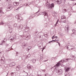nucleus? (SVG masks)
Masks as SVG:
<instances>
[{
	"label": "nucleus",
	"mask_w": 76,
	"mask_h": 76,
	"mask_svg": "<svg viewBox=\"0 0 76 76\" xmlns=\"http://www.w3.org/2000/svg\"><path fill=\"white\" fill-rule=\"evenodd\" d=\"M66 9H64L62 10V12L63 13H65V12H66Z\"/></svg>",
	"instance_id": "nucleus-24"
},
{
	"label": "nucleus",
	"mask_w": 76,
	"mask_h": 76,
	"mask_svg": "<svg viewBox=\"0 0 76 76\" xmlns=\"http://www.w3.org/2000/svg\"><path fill=\"white\" fill-rule=\"evenodd\" d=\"M69 26H65V28H68Z\"/></svg>",
	"instance_id": "nucleus-43"
},
{
	"label": "nucleus",
	"mask_w": 76,
	"mask_h": 76,
	"mask_svg": "<svg viewBox=\"0 0 76 76\" xmlns=\"http://www.w3.org/2000/svg\"><path fill=\"white\" fill-rule=\"evenodd\" d=\"M20 69V66L19 65L17 66L16 68V69L17 71H19Z\"/></svg>",
	"instance_id": "nucleus-11"
},
{
	"label": "nucleus",
	"mask_w": 76,
	"mask_h": 76,
	"mask_svg": "<svg viewBox=\"0 0 76 76\" xmlns=\"http://www.w3.org/2000/svg\"><path fill=\"white\" fill-rule=\"evenodd\" d=\"M7 17H10V15H9L8 17L7 16Z\"/></svg>",
	"instance_id": "nucleus-61"
},
{
	"label": "nucleus",
	"mask_w": 76,
	"mask_h": 76,
	"mask_svg": "<svg viewBox=\"0 0 76 76\" xmlns=\"http://www.w3.org/2000/svg\"><path fill=\"white\" fill-rule=\"evenodd\" d=\"M31 4V3H30V4H24V6H29V5H30Z\"/></svg>",
	"instance_id": "nucleus-25"
},
{
	"label": "nucleus",
	"mask_w": 76,
	"mask_h": 76,
	"mask_svg": "<svg viewBox=\"0 0 76 76\" xmlns=\"http://www.w3.org/2000/svg\"><path fill=\"white\" fill-rule=\"evenodd\" d=\"M75 5H76V3H75Z\"/></svg>",
	"instance_id": "nucleus-64"
},
{
	"label": "nucleus",
	"mask_w": 76,
	"mask_h": 76,
	"mask_svg": "<svg viewBox=\"0 0 76 76\" xmlns=\"http://www.w3.org/2000/svg\"><path fill=\"white\" fill-rule=\"evenodd\" d=\"M61 20L64 23H66V18L65 16L62 15L61 16Z\"/></svg>",
	"instance_id": "nucleus-4"
},
{
	"label": "nucleus",
	"mask_w": 76,
	"mask_h": 76,
	"mask_svg": "<svg viewBox=\"0 0 76 76\" xmlns=\"http://www.w3.org/2000/svg\"><path fill=\"white\" fill-rule=\"evenodd\" d=\"M30 56H31V55H30V54H28V57H30Z\"/></svg>",
	"instance_id": "nucleus-42"
},
{
	"label": "nucleus",
	"mask_w": 76,
	"mask_h": 76,
	"mask_svg": "<svg viewBox=\"0 0 76 76\" xmlns=\"http://www.w3.org/2000/svg\"><path fill=\"white\" fill-rule=\"evenodd\" d=\"M72 57H73V58H76V57L74 56H73Z\"/></svg>",
	"instance_id": "nucleus-46"
},
{
	"label": "nucleus",
	"mask_w": 76,
	"mask_h": 76,
	"mask_svg": "<svg viewBox=\"0 0 76 76\" xmlns=\"http://www.w3.org/2000/svg\"><path fill=\"white\" fill-rule=\"evenodd\" d=\"M8 28H10V29H11V28H12V27L10 26H8Z\"/></svg>",
	"instance_id": "nucleus-40"
},
{
	"label": "nucleus",
	"mask_w": 76,
	"mask_h": 76,
	"mask_svg": "<svg viewBox=\"0 0 76 76\" xmlns=\"http://www.w3.org/2000/svg\"><path fill=\"white\" fill-rule=\"evenodd\" d=\"M57 42V43H58V44H59V45H60V44L59 42Z\"/></svg>",
	"instance_id": "nucleus-47"
},
{
	"label": "nucleus",
	"mask_w": 76,
	"mask_h": 76,
	"mask_svg": "<svg viewBox=\"0 0 76 76\" xmlns=\"http://www.w3.org/2000/svg\"><path fill=\"white\" fill-rule=\"evenodd\" d=\"M52 39H54V37H52Z\"/></svg>",
	"instance_id": "nucleus-57"
},
{
	"label": "nucleus",
	"mask_w": 76,
	"mask_h": 76,
	"mask_svg": "<svg viewBox=\"0 0 76 76\" xmlns=\"http://www.w3.org/2000/svg\"><path fill=\"white\" fill-rule=\"evenodd\" d=\"M69 69H70V68L68 67L67 68H66L65 69V72H68L69 71Z\"/></svg>",
	"instance_id": "nucleus-18"
},
{
	"label": "nucleus",
	"mask_w": 76,
	"mask_h": 76,
	"mask_svg": "<svg viewBox=\"0 0 76 76\" xmlns=\"http://www.w3.org/2000/svg\"><path fill=\"white\" fill-rule=\"evenodd\" d=\"M5 40H6V39H4V40H3L2 42H1L0 45H3V44H4V42H6V41H5Z\"/></svg>",
	"instance_id": "nucleus-19"
},
{
	"label": "nucleus",
	"mask_w": 76,
	"mask_h": 76,
	"mask_svg": "<svg viewBox=\"0 0 76 76\" xmlns=\"http://www.w3.org/2000/svg\"><path fill=\"white\" fill-rule=\"evenodd\" d=\"M0 13H3V11L2 10V8H0Z\"/></svg>",
	"instance_id": "nucleus-30"
},
{
	"label": "nucleus",
	"mask_w": 76,
	"mask_h": 76,
	"mask_svg": "<svg viewBox=\"0 0 76 76\" xmlns=\"http://www.w3.org/2000/svg\"><path fill=\"white\" fill-rule=\"evenodd\" d=\"M22 0H20V1H22Z\"/></svg>",
	"instance_id": "nucleus-60"
},
{
	"label": "nucleus",
	"mask_w": 76,
	"mask_h": 76,
	"mask_svg": "<svg viewBox=\"0 0 76 76\" xmlns=\"http://www.w3.org/2000/svg\"><path fill=\"white\" fill-rule=\"evenodd\" d=\"M58 20H59L58 19L57 21L56 22L55 24V26H57V23H58Z\"/></svg>",
	"instance_id": "nucleus-27"
},
{
	"label": "nucleus",
	"mask_w": 76,
	"mask_h": 76,
	"mask_svg": "<svg viewBox=\"0 0 76 76\" xmlns=\"http://www.w3.org/2000/svg\"><path fill=\"white\" fill-rule=\"evenodd\" d=\"M22 46H24V47H27V44H25L24 45H23Z\"/></svg>",
	"instance_id": "nucleus-34"
},
{
	"label": "nucleus",
	"mask_w": 76,
	"mask_h": 76,
	"mask_svg": "<svg viewBox=\"0 0 76 76\" xmlns=\"http://www.w3.org/2000/svg\"><path fill=\"white\" fill-rule=\"evenodd\" d=\"M72 31L73 32V33H76V31H75V29H74L73 30H72Z\"/></svg>",
	"instance_id": "nucleus-32"
},
{
	"label": "nucleus",
	"mask_w": 76,
	"mask_h": 76,
	"mask_svg": "<svg viewBox=\"0 0 76 76\" xmlns=\"http://www.w3.org/2000/svg\"><path fill=\"white\" fill-rule=\"evenodd\" d=\"M64 75L66 76H70V75L69 73H65Z\"/></svg>",
	"instance_id": "nucleus-23"
},
{
	"label": "nucleus",
	"mask_w": 76,
	"mask_h": 76,
	"mask_svg": "<svg viewBox=\"0 0 76 76\" xmlns=\"http://www.w3.org/2000/svg\"><path fill=\"white\" fill-rule=\"evenodd\" d=\"M47 7L48 9L51 10L52 8L54 7V3H52L51 4H47Z\"/></svg>",
	"instance_id": "nucleus-3"
},
{
	"label": "nucleus",
	"mask_w": 76,
	"mask_h": 76,
	"mask_svg": "<svg viewBox=\"0 0 76 76\" xmlns=\"http://www.w3.org/2000/svg\"><path fill=\"white\" fill-rule=\"evenodd\" d=\"M15 18H17V19H18V20L19 21V22H20L21 20L23 19L22 17H20L19 15H17L15 16Z\"/></svg>",
	"instance_id": "nucleus-5"
},
{
	"label": "nucleus",
	"mask_w": 76,
	"mask_h": 76,
	"mask_svg": "<svg viewBox=\"0 0 76 76\" xmlns=\"http://www.w3.org/2000/svg\"><path fill=\"white\" fill-rule=\"evenodd\" d=\"M11 0H7V1H10Z\"/></svg>",
	"instance_id": "nucleus-44"
},
{
	"label": "nucleus",
	"mask_w": 76,
	"mask_h": 76,
	"mask_svg": "<svg viewBox=\"0 0 76 76\" xmlns=\"http://www.w3.org/2000/svg\"><path fill=\"white\" fill-rule=\"evenodd\" d=\"M42 71H43V72H45V71H46V70H45V69H44L43 70H42Z\"/></svg>",
	"instance_id": "nucleus-39"
},
{
	"label": "nucleus",
	"mask_w": 76,
	"mask_h": 76,
	"mask_svg": "<svg viewBox=\"0 0 76 76\" xmlns=\"http://www.w3.org/2000/svg\"><path fill=\"white\" fill-rule=\"evenodd\" d=\"M4 25V23H3V22H1L0 23V25Z\"/></svg>",
	"instance_id": "nucleus-35"
},
{
	"label": "nucleus",
	"mask_w": 76,
	"mask_h": 76,
	"mask_svg": "<svg viewBox=\"0 0 76 76\" xmlns=\"http://www.w3.org/2000/svg\"><path fill=\"white\" fill-rule=\"evenodd\" d=\"M39 12V10L38 11V12H37L36 13H38V12Z\"/></svg>",
	"instance_id": "nucleus-51"
},
{
	"label": "nucleus",
	"mask_w": 76,
	"mask_h": 76,
	"mask_svg": "<svg viewBox=\"0 0 76 76\" xmlns=\"http://www.w3.org/2000/svg\"><path fill=\"white\" fill-rule=\"evenodd\" d=\"M23 72H25V73H26V74H27V75H28V73L26 72H25L24 71H23Z\"/></svg>",
	"instance_id": "nucleus-45"
},
{
	"label": "nucleus",
	"mask_w": 76,
	"mask_h": 76,
	"mask_svg": "<svg viewBox=\"0 0 76 76\" xmlns=\"http://www.w3.org/2000/svg\"><path fill=\"white\" fill-rule=\"evenodd\" d=\"M27 69H29V70H30V69H33V66H31V65L29 64H28V65L27 66Z\"/></svg>",
	"instance_id": "nucleus-8"
},
{
	"label": "nucleus",
	"mask_w": 76,
	"mask_h": 76,
	"mask_svg": "<svg viewBox=\"0 0 76 76\" xmlns=\"http://www.w3.org/2000/svg\"><path fill=\"white\" fill-rule=\"evenodd\" d=\"M1 64H5V60H4V57H2L1 60Z\"/></svg>",
	"instance_id": "nucleus-7"
},
{
	"label": "nucleus",
	"mask_w": 76,
	"mask_h": 76,
	"mask_svg": "<svg viewBox=\"0 0 76 76\" xmlns=\"http://www.w3.org/2000/svg\"><path fill=\"white\" fill-rule=\"evenodd\" d=\"M40 59L41 60V57H40Z\"/></svg>",
	"instance_id": "nucleus-62"
},
{
	"label": "nucleus",
	"mask_w": 76,
	"mask_h": 76,
	"mask_svg": "<svg viewBox=\"0 0 76 76\" xmlns=\"http://www.w3.org/2000/svg\"><path fill=\"white\" fill-rule=\"evenodd\" d=\"M14 6H18L19 5V3L17 2H14L13 3Z\"/></svg>",
	"instance_id": "nucleus-15"
},
{
	"label": "nucleus",
	"mask_w": 76,
	"mask_h": 76,
	"mask_svg": "<svg viewBox=\"0 0 76 76\" xmlns=\"http://www.w3.org/2000/svg\"><path fill=\"white\" fill-rule=\"evenodd\" d=\"M14 39L13 38L10 39L11 41H13Z\"/></svg>",
	"instance_id": "nucleus-41"
},
{
	"label": "nucleus",
	"mask_w": 76,
	"mask_h": 76,
	"mask_svg": "<svg viewBox=\"0 0 76 76\" xmlns=\"http://www.w3.org/2000/svg\"><path fill=\"white\" fill-rule=\"evenodd\" d=\"M66 48L69 50H72L74 49V46L71 45H69Z\"/></svg>",
	"instance_id": "nucleus-6"
},
{
	"label": "nucleus",
	"mask_w": 76,
	"mask_h": 76,
	"mask_svg": "<svg viewBox=\"0 0 76 76\" xmlns=\"http://www.w3.org/2000/svg\"><path fill=\"white\" fill-rule=\"evenodd\" d=\"M10 50H7V51H10Z\"/></svg>",
	"instance_id": "nucleus-56"
},
{
	"label": "nucleus",
	"mask_w": 76,
	"mask_h": 76,
	"mask_svg": "<svg viewBox=\"0 0 76 76\" xmlns=\"http://www.w3.org/2000/svg\"><path fill=\"white\" fill-rule=\"evenodd\" d=\"M52 37H53V38H55V35H54Z\"/></svg>",
	"instance_id": "nucleus-50"
},
{
	"label": "nucleus",
	"mask_w": 76,
	"mask_h": 76,
	"mask_svg": "<svg viewBox=\"0 0 76 76\" xmlns=\"http://www.w3.org/2000/svg\"><path fill=\"white\" fill-rule=\"evenodd\" d=\"M22 27H23V26L22 25L19 26L18 27V30H19V29H22Z\"/></svg>",
	"instance_id": "nucleus-14"
},
{
	"label": "nucleus",
	"mask_w": 76,
	"mask_h": 76,
	"mask_svg": "<svg viewBox=\"0 0 76 76\" xmlns=\"http://www.w3.org/2000/svg\"><path fill=\"white\" fill-rule=\"evenodd\" d=\"M30 47H28V48H26V50L27 51H29V50L31 49V48H30V49L29 48Z\"/></svg>",
	"instance_id": "nucleus-28"
},
{
	"label": "nucleus",
	"mask_w": 76,
	"mask_h": 76,
	"mask_svg": "<svg viewBox=\"0 0 76 76\" xmlns=\"http://www.w3.org/2000/svg\"><path fill=\"white\" fill-rule=\"evenodd\" d=\"M20 38H23L27 40H28V39H31V35H28L24 36H23V35H22L20 36Z\"/></svg>",
	"instance_id": "nucleus-2"
},
{
	"label": "nucleus",
	"mask_w": 76,
	"mask_h": 76,
	"mask_svg": "<svg viewBox=\"0 0 76 76\" xmlns=\"http://www.w3.org/2000/svg\"><path fill=\"white\" fill-rule=\"evenodd\" d=\"M12 65L13 66H15V65H16V63H15L14 62H12Z\"/></svg>",
	"instance_id": "nucleus-26"
},
{
	"label": "nucleus",
	"mask_w": 76,
	"mask_h": 76,
	"mask_svg": "<svg viewBox=\"0 0 76 76\" xmlns=\"http://www.w3.org/2000/svg\"><path fill=\"white\" fill-rule=\"evenodd\" d=\"M41 44L40 43L39 44H38V47L40 49H41Z\"/></svg>",
	"instance_id": "nucleus-21"
},
{
	"label": "nucleus",
	"mask_w": 76,
	"mask_h": 76,
	"mask_svg": "<svg viewBox=\"0 0 76 76\" xmlns=\"http://www.w3.org/2000/svg\"><path fill=\"white\" fill-rule=\"evenodd\" d=\"M70 60V58L67 59H64L63 60L64 61H69V60Z\"/></svg>",
	"instance_id": "nucleus-20"
},
{
	"label": "nucleus",
	"mask_w": 76,
	"mask_h": 76,
	"mask_svg": "<svg viewBox=\"0 0 76 76\" xmlns=\"http://www.w3.org/2000/svg\"><path fill=\"white\" fill-rule=\"evenodd\" d=\"M44 49H45V48H43L42 50V51H43V50H44Z\"/></svg>",
	"instance_id": "nucleus-52"
},
{
	"label": "nucleus",
	"mask_w": 76,
	"mask_h": 76,
	"mask_svg": "<svg viewBox=\"0 0 76 76\" xmlns=\"http://www.w3.org/2000/svg\"><path fill=\"white\" fill-rule=\"evenodd\" d=\"M39 37V38H41V36H40L39 37Z\"/></svg>",
	"instance_id": "nucleus-58"
},
{
	"label": "nucleus",
	"mask_w": 76,
	"mask_h": 76,
	"mask_svg": "<svg viewBox=\"0 0 76 76\" xmlns=\"http://www.w3.org/2000/svg\"><path fill=\"white\" fill-rule=\"evenodd\" d=\"M47 61V60H46V61H45H45Z\"/></svg>",
	"instance_id": "nucleus-59"
},
{
	"label": "nucleus",
	"mask_w": 76,
	"mask_h": 76,
	"mask_svg": "<svg viewBox=\"0 0 76 76\" xmlns=\"http://www.w3.org/2000/svg\"><path fill=\"white\" fill-rule=\"evenodd\" d=\"M45 76H50V74H49L46 73L45 74Z\"/></svg>",
	"instance_id": "nucleus-31"
},
{
	"label": "nucleus",
	"mask_w": 76,
	"mask_h": 76,
	"mask_svg": "<svg viewBox=\"0 0 76 76\" xmlns=\"http://www.w3.org/2000/svg\"><path fill=\"white\" fill-rule=\"evenodd\" d=\"M9 31L10 33H11L12 32V28H11L10 29Z\"/></svg>",
	"instance_id": "nucleus-29"
},
{
	"label": "nucleus",
	"mask_w": 76,
	"mask_h": 76,
	"mask_svg": "<svg viewBox=\"0 0 76 76\" xmlns=\"http://www.w3.org/2000/svg\"><path fill=\"white\" fill-rule=\"evenodd\" d=\"M14 26L15 27H17V24L15 23L14 25Z\"/></svg>",
	"instance_id": "nucleus-36"
},
{
	"label": "nucleus",
	"mask_w": 76,
	"mask_h": 76,
	"mask_svg": "<svg viewBox=\"0 0 76 76\" xmlns=\"http://www.w3.org/2000/svg\"><path fill=\"white\" fill-rule=\"evenodd\" d=\"M57 2L58 4H60L61 3V0H57Z\"/></svg>",
	"instance_id": "nucleus-16"
},
{
	"label": "nucleus",
	"mask_w": 76,
	"mask_h": 76,
	"mask_svg": "<svg viewBox=\"0 0 76 76\" xmlns=\"http://www.w3.org/2000/svg\"><path fill=\"white\" fill-rule=\"evenodd\" d=\"M16 54L17 56H18V54H19V53H18V52H16Z\"/></svg>",
	"instance_id": "nucleus-38"
},
{
	"label": "nucleus",
	"mask_w": 76,
	"mask_h": 76,
	"mask_svg": "<svg viewBox=\"0 0 76 76\" xmlns=\"http://www.w3.org/2000/svg\"><path fill=\"white\" fill-rule=\"evenodd\" d=\"M52 42V41H51L49 42H48L49 44H50V42Z\"/></svg>",
	"instance_id": "nucleus-48"
},
{
	"label": "nucleus",
	"mask_w": 76,
	"mask_h": 76,
	"mask_svg": "<svg viewBox=\"0 0 76 76\" xmlns=\"http://www.w3.org/2000/svg\"><path fill=\"white\" fill-rule=\"evenodd\" d=\"M71 1H76V0H71Z\"/></svg>",
	"instance_id": "nucleus-53"
},
{
	"label": "nucleus",
	"mask_w": 76,
	"mask_h": 76,
	"mask_svg": "<svg viewBox=\"0 0 76 76\" xmlns=\"http://www.w3.org/2000/svg\"><path fill=\"white\" fill-rule=\"evenodd\" d=\"M58 38V37H57V36L55 37V38Z\"/></svg>",
	"instance_id": "nucleus-49"
},
{
	"label": "nucleus",
	"mask_w": 76,
	"mask_h": 76,
	"mask_svg": "<svg viewBox=\"0 0 76 76\" xmlns=\"http://www.w3.org/2000/svg\"><path fill=\"white\" fill-rule=\"evenodd\" d=\"M52 41H56V40H53L52 41Z\"/></svg>",
	"instance_id": "nucleus-54"
},
{
	"label": "nucleus",
	"mask_w": 76,
	"mask_h": 76,
	"mask_svg": "<svg viewBox=\"0 0 76 76\" xmlns=\"http://www.w3.org/2000/svg\"><path fill=\"white\" fill-rule=\"evenodd\" d=\"M10 48H8V50H10Z\"/></svg>",
	"instance_id": "nucleus-63"
},
{
	"label": "nucleus",
	"mask_w": 76,
	"mask_h": 76,
	"mask_svg": "<svg viewBox=\"0 0 76 76\" xmlns=\"http://www.w3.org/2000/svg\"><path fill=\"white\" fill-rule=\"evenodd\" d=\"M11 76H16V72H12L11 73Z\"/></svg>",
	"instance_id": "nucleus-12"
},
{
	"label": "nucleus",
	"mask_w": 76,
	"mask_h": 76,
	"mask_svg": "<svg viewBox=\"0 0 76 76\" xmlns=\"http://www.w3.org/2000/svg\"><path fill=\"white\" fill-rule=\"evenodd\" d=\"M29 28L28 27H27L25 28V29H24V31H25L26 32H27L29 31Z\"/></svg>",
	"instance_id": "nucleus-17"
},
{
	"label": "nucleus",
	"mask_w": 76,
	"mask_h": 76,
	"mask_svg": "<svg viewBox=\"0 0 76 76\" xmlns=\"http://www.w3.org/2000/svg\"><path fill=\"white\" fill-rule=\"evenodd\" d=\"M57 39L56 38V41H58V40H56V39Z\"/></svg>",
	"instance_id": "nucleus-55"
},
{
	"label": "nucleus",
	"mask_w": 76,
	"mask_h": 76,
	"mask_svg": "<svg viewBox=\"0 0 76 76\" xmlns=\"http://www.w3.org/2000/svg\"><path fill=\"white\" fill-rule=\"evenodd\" d=\"M55 70L58 75H61L62 74L63 71L61 69L58 70V66H56L55 68Z\"/></svg>",
	"instance_id": "nucleus-1"
},
{
	"label": "nucleus",
	"mask_w": 76,
	"mask_h": 76,
	"mask_svg": "<svg viewBox=\"0 0 76 76\" xmlns=\"http://www.w3.org/2000/svg\"><path fill=\"white\" fill-rule=\"evenodd\" d=\"M65 29L66 31H67V32H68V30H69V28H65Z\"/></svg>",
	"instance_id": "nucleus-33"
},
{
	"label": "nucleus",
	"mask_w": 76,
	"mask_h": 76,
	"mask_svg": "<svg viewBox=\"0 0 76 76\" xmlns=\"http://www.w3.org/2000/svg\"><path fill=\"white\" fill-rule=\"evenodd\" d=\"M61 62H62V60H61L59 61L58 63L56 64V66H54V67H56H56H59V66H60V64H61L60 63H61Z\"/></svg>",
	"instance_id": "nucleus-9"
},
{
	"label": "nucleus",
	"mask_w": 76,
	"mask_h": 76,
	"mask_svg": "<svg viewBox=\"0 0 76 76\" xmlns=\"http://www.w3.org/2000/svg\"><path fill=\"white\" fill-rule=\"evenodd\" d=\"M41 15H44V16H47V15H48V14H47V13L45 12V11L42 13Z\"/></svg>",
	"instance_id": "nucleus-10"
},
{
	"label": "nucleus",
	"mask_w": 76,
	"mask_h": 76,
	"mask_svg": "<svg viewBox=\"0 0 76 76\" xmlns=\"http://www.w3.org/2000/svg\"><path fill=\"white\" fill-rule=\"evenodd\" d=\"M32 61L33 63H35L36 61V60L34 58V59H32Z\"/></svg>",
	"instance_id": "nucleus-22"
},
{
	"label": "nucleus",
	"mask_w": 76,
	"mask_h": 76,
	"mask_svg": "<svg viewBox=\"0 0 76 76\" xmlns=\"http://www.w3.org/2000/svg\"><path fill=\"white\" fill-rule=\"evenodd\" d=\"M12 7H9L7 8V11H9L10 10H12Z\"/></svg>",
	"instance_id": "nucleus-13"
},
{
	"label": "nucleus",
	"mask_w": 76,
	"mask_h": 76,
	"mask_svg": "<svg viewBox=\"0 0 76 76\" xmlns=\"http://www.w3.org/2000/svg\"><path fill=\"white\" fill-rule=\"evenodd\" d=\"M20 8V7H18L17 9H16L17 10H18Z\"/></svg>",
	"instance_id": "nucleus-37"
}]
</instances>
